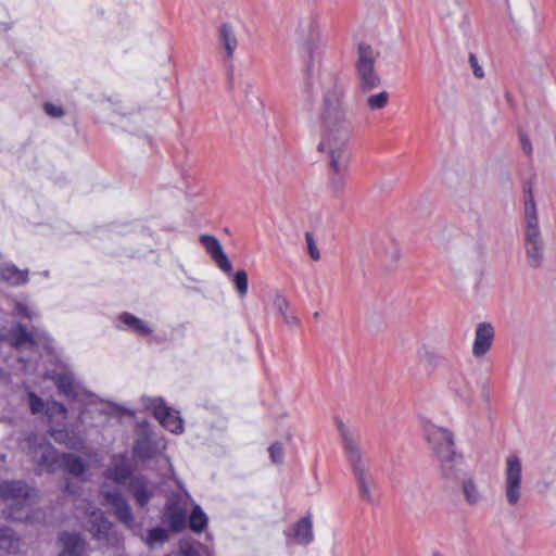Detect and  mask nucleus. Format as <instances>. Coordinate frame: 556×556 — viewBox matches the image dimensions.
Wrapping results in <instances>:
<instances>
[{
  "mask_svg": "<svg viewBox=\"0 0 556 556\" xmlns=\"http://www.w3.org/2000/svg\"><path fill=\"white\" fill-rule=\"evenodd\" d=\"M329 80L318 114L319 142L317 151L328 157L329 182L333 190L341 191L349 175L352 153L349 148L352 124L344 103V88L328 74L319 75Z\"/></svg>",
  "mask_w": 556,
  "mask_h": 556,
  "instance_id": "nucleus-1",
  "label": "nucleus"
},
{
  "mask_svg": "<svg viewBox=\"0 0 556 556\" xmlns=\"http://www.w3.org/2000/svg\"><path fill=\"white\" fill-rule=\"evenodd\" d=\"M425 435L432 455L440 465V472L446 480H456L463 472L464 457L457 453L453 433L435 425L425 427Z\"/></svg>",
  "mask_w": 556,
  "mask_h": 556,
  "instance_id": "nucleus-2",
  "label": "nucleus"
},
{
  "mask_svg": "<svg viewBox=\"0 0 556 556\" xmlns=\"http://www.w3.org/2000/svg\"><path fill=\"white\" fill-rule=\"evenodd\" d=\"M525 253L529 267L539 268L544 260V242L539 225L536 205L531 191L525 198Z\"/></svg>",
  "mask_w": 556,
  "mask_h": 556,
  "instance_id": "nucleus-3",
  "label": "nucleus"
},
{
  "mask_svg": "<svg viewBox=\"0 0 556 556\" xmlns=\"http://www.w3.org/2000/svg\"><path fill=\"white\" fill-rule=\"evenodd\" d=\"M1 500L5 503L8 517L14 520H29L35 492L21 481L0 482Z\"/></svg>",
  "mask_w": 556,
  "mask_h": 556,
  "instance_id": "nucleus-4",
  "label": "nucleus"
},
{
  "mask_svg": "<svg viewBox=\"0 0 556 556\" xmlns=\"http://www.w3.org/2000/svg\"><path fill=\"white\" fill-rule=\"evenodd\" d=\"M522 469V460L518 455L510 454L505 458L502 489L510 507L518 506L523 496Z\"/></svg>",
  "mask_w": 556,
  "mask_h": 556,
  "instance_id": "nucleus-5",
  "label": "nucleus"
},
{
  "mask_svg": "<svg viewBox=\"0 0 556 556\" xmlns=\"http://www.w3.org/2000/svg\"><path fill=\"white\" fill-rule=\"evenodd\" d=\"M34 458L43 465L48 471H55L64 468L74 477H80L85 471V465L73 455H56L54 448L49 443L39 444L33 450Z\"/></svg>",
  "mask_w": 556,
  "mask_h": 556,
  "instance_id": "nucleus-6",
  "label": "nucleus"
},
{
  "mask_svg": "<svg viewBox=\"0 0 556 556\" xmlns=\"http://www.w3.org/2000/svg\"><path fill=\"white\" fill-rule=\"evenodd\" d=\"M144 406L165 429L173 433L182 432V420L178 412L166 406L162 399H146Z\"/></svg>",
  "mask_w": 556,
  "mask_h": 556,
  "instance_id": "nucleus-7",
  "label": "nucleus"
},
{
  "mask_svg": "<svg viewBox=\"0 0 556 556\" xmlns=\"http://www.w3.org/2000/svg\"><path fill=\"white\" fill-rule=\"evenodd\" d=\"M296 33L301 45L309 54L321 45V29L316 16L309 15L302 18Z\"/></svg>",
  "mask_w": 556,
  "mask_h": 556,
  "instance_id": "nucleus-8",
  "label": "nucleus"
},
{
  "mask_svg": "<svg viewBox=\"0 0 556 556\" xmlns=\"http://www.w3.org/2000/svg\"><path fill=\"white\" fill-rule=\"evenodd\" d=\"M102 494L106 503L113 507L116 517L128 528H131L134 519L131 515V509L127 502L119 495L118 492H111L108 489L106 484H104L102 488Z\"/></svg>",
  "mask_w": 556,
  "mask_h": 556,
  "instance_id": "nucleus-9",
  "label": "nucleus"
},
{
  "mask_svg": "<svg viewBox=\"0 0 556 556\" xmlns=\"http://www.w3.org/2000/svg\"><path fill=\"white\" fill-rule=\"evenodd\" d=\"M200 242L205 248L206 252L211 255L215 264L218 268L225 273H230L232 269V265L225 254L219 241L208 235H202L200 237Z\"/></svg>",
  "mask_w": 556,
  "mask_h": 556,
  "instance_id": "nucleus-10",
  "label": "nucleus"
},
{
  "mask_svg": "<svg viewBox=\"0 0 556 556\" xmlns=\"http://www.w3.org/2000/svg\"><path fill=\"white\" fill-rule=\"evenodd\" d=\"M494 339V328L489 323L478 324L472 344V354L475 357L484 356L492 346Z\"/></svg>",
  "mask_w": 556,
  "mask_h": 556,
  "instance_id": "nucleus-11",
  "label": "nucleus"
},
{
  "mask_svg": "<svg viewBox=\"0 0 556 556\" xmlns=\"http://www.w3.org/2000/svg\"><path fill=\"white\" fill-rule=\"evenodd\" d=\"M186 498L178 497L177 500L170 501L165 511V522H167L172 530L180 531L186 526L187 506Z\"/></svg>",
  "mask_w": 556,
  "mask_h": 556,
  "instance_id": "nucleus-12",
  "label": "nucleus"
},
{
  "mask_svg": "<svg viewBox=\"0 0 556 556\" xmlns=\"http://www.w3.org/2000/svg\"><path fill=\"white\" fill-rule=\"evenodd\" d=\"M285 533L299 545L309 544L314 540L312 518L309 516L301 518Z\"/></svg>",
  "mask_w": 556,
  "mask_h": 556,
  "instance_id": "nucleus-13",
  "label": "nucleus"
},
{
  "mask_svg": "<svg viewBox=\"0 0 556 556\" xmlns=\"http://www.w3.org/2000/svg\"><path fill=\"white\" fill-rule=\"evenodd\" d=\"M465 465L463 466V468ZM459 479L460 492L466 504L476 506L483 500V492L481 491L477 480L473 476H466L465 471L457 478Z\"/></svg>",
  "mask_w": 556,
  "mask_h": 556,
  "instance_id": "nucleus-14",
  "label": "nucleus"
},
{
  "mask_svg": "<svg viewBox=\"0 0 556 556\" xmlns=\"http://www.w3.org/2000/svg\"><path fill=\"white\" fill-rule=\"evenodd\" d=\"M338 431L341 435L343 448L352 464L361 462V450L353 432L342 422H337Z\"/></svg>",
  "mask_w": 556,
  "mask_h": 556,
  "instance_id": "nucleus-15",
  "label": "nucleus"
},
{
  "mask_svg": "<svg viewBox=\"0 0 556 556\" xmlns=\"http://www.w3.org/2000/svg\"><path fill=\"white\" fill-rule=\"evenodd\" d=\"M59 556H81L85 543L78 534L64 533L59 539Z\"/></svg>",
  "mask_w": 556,
  "mask_h": 556,
  "instance_id": "nucleus-16",
  "label": "nucleus"
},
{
  "mask_svg": "<svg viewBox=\"0 0 556 556\" xmlns=\"http://www.w3.org/2000/svg\"><path fill=\"white\" fill-rule=\"evenodd\" d=\"M130 473L128 460L124 456L113 458L112 466L106 472V479L116 484L123 483Z\"/></svg>",
  "mask_w": 556,
  "mask_h": 556,
  "instance_id": "nucleus-17",
  "label": "nucleus"
},
{
  "mask_svg": "<svg viewBox=\"0 0 556 556\" xmlns=\"http://www.w3.org/2000/svg\"><path fill=\"white\" fill-rule=\"evenodd\" d=\"M380 52L369 43L361 42L357 46V59L355 63L356 68L375 67L376 61Z\"/></svg>",
  "mask_w": 556,
  "mask_h": 556,
  "instance_id": "nucleus-18",
  "label": "nucleus"
},
{
  "mask_svg": "<svg viewBox=\"0 0 556 556\" xmlns=\"http://www.w3.org/2000/svg\"><path fill=\"white\" fill-rule=\"evenodd\" d=\"M356 73L361 90L364 93L378 88L381 84V78L375 67L356 68Z\"/></svg>",
  "mask_w": 556,
  "mask_h": 556,
  "instance_id": "nucleus-19",
  "label": "nucleus"
},
{
  "mask_svg": "<svg viewBox=\"0 0 556 556\" xmlns=\"http://www.w3.org/2000/svg\"><path fill=\"white\" fill-rule=\"evenodd\" d=\"M0 279L12 286H18L27 282L28 271L21 270L13 264L0 265Z\"/></svg>",
  "mask_w": 556,
  "mask_h": 556,
  "instance_id": "nucleus-20",
  "label": "nucleus"
},
{
  "mask_svg": "<svg viewBox=\"0 0 556 556\" xmlns=\"http://www.w3.org/2000/svg\"><path fill=\"white\" fill-rule=\"evenodd\" d=\"M130 490L137 503L144 506L154 493V485L141 478H136L130 482Z\"/></svg>",
  "mask_w": 556,
  "mask_h": 556,
  "instance_id": "nucleus-21",
  "label": "nucleus"
},
{
  "mask_svg": "<svg viewBox=\"0 0 556 556\" xmlns=\"http://www.w3.org/2000/svg\"><path fill=\"white\" fill-rule=\"evenodd\" d=\"M218 36L226 55L228 58H232L233 52L238 46V40L232 26L229 24H223L218 28Z\"/></svg>",
  "mask_w": 556,
  "mask_h": 556,
  "instance_id": "nucleus-22",
  "label": "nucleus"
},
{
  "mask_svg": "<svg viewBox=\"0 0 556 556\" xmlns=\"http://www.w3.org/2000/svg\"><path fill=\"white\" fill-rule=\"evenodd\" d=\"M163 450H165L163 441L152 442L150 439H144L135 446V453L140 458H150Z\"/></svg>",
  "mask_w": 556,
  "mask_h": 556,
  "instance_id": "nucleus-23",
  "label": "nucleus"
},
{
  "mask_svg": "<svg viewBox=\"0 0 556 556\" xmlns=\"http://www.w3.org/2000/svg\"><path fill=\"white\" fill-rule=\"evenodd\" d=\"M87 529L97 536L106 534L111 525L103 518V515L99 511L89 513V520L86 523Z\"/></svg>",
  "mask_w": 556,
  "mask_h": 556,
  "instance_id": "nucleus-24",
  "label": "nucleus"
},
{
  "mask_svg": "<svg viewBox=\"0 0 556 556\" xmlns=\"http://www.w3.org/2000/svg\"><path fill=\"white\" fill-rule=\"evenodd\" d=\"M355 475L357 479L359 496L365 501H371V489H372V480L365 472L363 468L356 467Z\"/></svg>",
  "mask_w": 556,
  "mask_h": 556,
  "instance_id": "nucleus-25",
  "label": "nucleus"
},
{
  "mask_svg": "<svg viewBox=\"0 0 556 556\" xmlns=\"http://www.w3.org/2000/svg\"><path fill=\"white\" fill-rule=\"evenodd\" d=\"M21 541L9 529H0V548L9 553H16Z\"/></svg>",
  "mask_w": 556,
  "mask_h": 556,
  "instance_id": "nucleus-26",
  "label": "nucleus"
},
{
  "mask_svg": "<svg viewBox=\"0 0 556 556\" xmlns=\"http://www.w3.org/2000/svg\"><path fill=\"white\" fill-rule=\"evenodd\" d=\"M52 379L61 393L66 396H74V382L70 375L67 374H58L54 376H49Z\"/></svg>",
  "mask_w": 556,
  "mask_h": 556,
  "instance_id": "nucleus-27",
  "label": "nucleus"
},
{
  "mask_svg": "<svg viewBox=\"0 0 556 556\" xmlns=\"http://www.w3.org/2000/svg\"><path fill=\"white\" fill-rule=\"evenodd\" d=\"M119 319L131 330L139 334H149L152 331L151 328L147 326L142 320L128 313L121 315Z\"/></svg>",
  "mask_w": 556,
  "mask_h": 556,
  "instance_id": "nucleus-28",
  "label": "nucleus"
},
{
  "mask_svg": "<svg viewBox=\"0 0 556 556\" xmlns=\"http://www.w3.org/2000/svg\"><path fill=\"white\" fill-rule=\"evenodd\" d=\"M207 523L206 515L203 510L195 506L190 515L189 526L195 532H201Z\"/></svg>",
  "mask_w": 556,
  "mask_h": 556,
  "instance_id": "nucleus-29",
  "label": "nucleus"
},
{
  "mask_svg": "<svg viewBox=\"0 0 556 556\" xmlns=\"http://www.w3.org/2000/svg\"><path fill=\"white\" fill-rule=\"evenodd\" d=\"M388 102H389V93L386 90L378 92L376 94H370L366 99V105L372 111L384 109L387 106Z\"/></svg>",
  "mask_w": 556,
  "mask_h": 556,
  "instance_id": "nucleus-30",
  "label": "nucleus"
},
{
  "mask_svg": "<svg viewBox=\"0 0 556 556\" xmlns=\"http://www.w3.org/2000/svg\"><path fill=\"white\" fill-rule=\"evenodd\" d=\"M232 282H233V286H235L239 296L240 298L245 296V294L248 292V286H249L248 275H247L245 270H243V269L238 270L232 277Z\"/></svg>",
  "mask_w": 556,
  "mask_h": 556,
  "instance_id": "nucleus-31",
  "label": "nucleus"
},
{
  "mask_svg": "<svg viewBox=\"0 0 556 556\" xmlns=\"http://www.w3.org/2000/svg\"><path fill=\"white\" fill-rule=\"evenodd\" d=\"M167 540V532L164 529L155 528L149 532L147 543L153 546L155 543H163Z\"/></svg>",
  "mask_w": 556,
  "mask_h": 556,
  "instance_id": "nucleus-32",
  "label": "nucleus"
},
{
  "mask_svg": "<svg viewBox=\"0 0 556 556\" xmlns=\"http://www.w3.org/2000/svg\"><path fill=\"white\" fill-rule=\"evenodd\" d=\"M305 240L307 245V253L309 254L311 258L313 261H319L320 260V252L317 248L316 241L312 233L306 232L305 233Z\"/></svg>",
  "mask_w": 556,
  "mask_h": 556,
  "instance_id": "nucleus-33",
  "label": "nucleus"
},
{
  "mask_svg": "<svg viewBox=\"0 0 556 556\" xmlns=\"http://www.w3.org/2000/svg\"><path fill=\"white\" fill-rule=\"evenodd\" d=\"M270 458L274 463H281L283 456V448L280 443H274L268 448Z\"/></svg>",
  "mask_w": 556,
  "mask_h": 556,
  "instance_id": "nucleus-34",
  "label": "nucleus"
},
{
  "mask_svg": "<svg viewBox=\"0 0 556 556\" xmlns=\"http://www.w3.org/2000/svg\"><path fill=\"white\" fill-rule=\"evenodd\" d=\"M275 306L277 307L280 315L288 313L290 311V304L287 299L280 294H277L275 298Z\"/></svg>",
  "mask_w": 556,
  "mask_h": 556,
  "instance_id": "nucleus-35",
  "label": "nucleus"
},
{
  "mask_svg": "<svg viewBox=\"0 0 556 556\" xmlns=\"http://www.w3.org/2000/svg\"><path fill=\"white\" fill-rule=\"evenodd\" d=\"M419 358L420 361L427 363V364H433L435 358H437V355L433 351L429 350L428 348L424 346L420 351H419Z\"/></svg>",
  "mask_w": 556,
  "mask_h": 556,
  "instance_id": "nucleus-36",
  "label": "nucleus"
},
{
  "mask_svg": "<svg viewBox=\"0 0 556 556\" xmlns=\"http://www.w3.org/2000/svg\"><path fill=\"white\" fill-rule=\"evenodd\" d=\"M30 409L34 414L40 413L43 409V402L37 397L34 393H29Z\"/></svg>",
  "mask_w": 556,
  "mask_h": 556,
  "instance_id": "nucleus-37",
  "label": "nucleus"
},
{
  "mask_svg": "<svg viewBox=\"0 0 556 556\" xmlns=\"http://www.w3.org/2000/svg\"><path fill=\"white\" fill-rule=\"evenodd\" d=\"M281 317L289 327H298L300 325V319L291 311L282 314Z\"/></svg>",
  "mask_w": 556,
  "mask_h": 556,
  "instance_id": "nucleus-38",
  "label": "nucleus"
},
{
  "mask_svg": "<svg viewBox=\"0 0 556 556\" xmlns=\"http://www.w3.org/2000/svg\"><path fill=\"white\" fill-rule=\"evenodd\" d=\"M45 111L48 115L52 117H60L64 114L63 110L60 106H55L51 103L45 104Z\"/></svg>",
  "mask_w": 556,
  "mask_h": 556,
  "instance_id": "nucleus-39",
  "label": "nucleus"
},
{
  "mask_svg": "<svg viewBox=\"0 0 556 556\" xmlns=\"http://www.w3.org/2000/svg\"><path fill=\"white\" fill-rule=\"evenodd\" d=\"M16 313L26 318H33L36 314L26 304L18 303L16 305Z\"/></svg>",
  "mask_w": 556,
  "mask_h": 556,
  "instance_id": "nucleus-40",
  "label": "nucleus"
},
{
  "mask_svg": "<svg viewBox=\"0 0 556 556\" xmlns=\"http://www.w3.org/2000/svg\"><path fill=\"white\" fill-rule=\"evenodd\" d=\"M47 413L64 415L65 408L62 404H59L56 402H51L48 404Z\"/></svg>",
  "mask_w": 556,
  "mask_h": 556,
  "instance_id": "nucleus-41",
  "label": "nucleus"
},
{
  "mask_svg": "<svg viewBox=\"0 0 556 556\" xmlns=\"http://www.w3.org/2000/svg\"><path fill=\"white\" fill-rule=\"evenodd\" d=\"M400 249L395 243H391L390 252L386 254V257L391 262H396L400 258Z\"/></svg>",
  "mask_w": 556,
  "mask_h": 556,
  "instance_id": "nucleus-42",
  "label": "nucleus"
},
{
  "mask_svg": "<svg viewBox=\"0 0 556 556\" xmlns=\"http://www.w3.org/2000/svg\"><path fill=\"white\" fill-rule=\"evenodd\" d=\"M470 63L473 68V74L478 78H482L484 76L483 70L478 65L477 59L475 55H470Z\"/></svg>",
  "mask_w": 556,
  "mask_h": 556,
  "instance_id": "nucleus-43",
  "label": "nucleus"
},
{
  "mask_svg": "<svg viewBox=\"0 0 556 556\" xmlns=\"http://www.w3.org/2000/svg\"><path fill=\"white\" fill-rule=\"evenodd\" d=\"M25 342H29L31 344H37L31 334L28 333L25 329H21V339L16 342L17 345H22Z\"/></svg>",
  "mask_w": 556,
  "mask_h": 556,
  "instance_id": "nucleus-44",
  "label": "nucleus"
},
{
  "mask_svg": "<svg viewBox=\"0 0 556 556\" xmlns=\"http://www.w3.org/2000/svg\"><path fill=\"white\" fill-rule=\"evenodd\" d=\"M51 435L54 438V440L56 442H60V443H64V444H68V442L65 440V438L67 437V433L61 431V430H58V431H53L51 433Z\"/></svg>",
  "mask_w": 556,
  "mask_h": 556,
  "instance_id": "nucleus-45",
  "label": "nucleus"
},
{
  "mask_svg": "<svg viewBox=\"0 0 556 556\" xmlns=\"http://www.w3.org/2000/svg\"><path fill=\"white\" fill-rule=\"evenodd\" d=\"M180 549L184 556H198L197 551L188 544H182Z\"/></svg>",
  "mask_w": 556,
  "mask_h": 556,
  "instance_id": "nucleus-46",
  "label": "nucleus"
},
{
  "mask_svg": "<svg viewBox=\"0 0 556 556\" xmlns=\"http://www.w3.org/2000/svg\"><path fill=\"white\" fill-rule=\"evenodd\" d=\"M521 144H522V150L527 154H530L532 152V147H531L530 140L527 137L521 136Z\"/></svg>",
  "mask_w": 556,
  "mask_h": 556,
  "instance_id": "nucleus-47",
  "label": "nucleus"
}]
</instances>
